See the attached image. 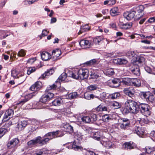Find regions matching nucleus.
<instances>
[{"mask_svg":"<svg viewBox=\"0 0 155 155\" xmlns=\"http://www.w3.org/2000/svg\"><path fill=\"white\" fill-rule=\"evenodd\" d=\"M86 155H96L94 152L92 151H87L86 153Z\"/></svg>","mask_w":155,"mask_h":155,"instance_id":"nucleus-64","label":"nucleus"},{"mask_svg":"<svg viewBox=\"0 0 155 155\" xmlns=\"http://www.w3.org/2000/svg\"><path fill=\"white\" fill-rule=\"evenodd\" d=\"M18 77L16 78L19 79L20 82L21 83L23 82L25 80V76H24V73L23 72H21L19 74Z\"/></svg>","mask_w":155,"mask_h":155,"instance_id":"nucleus-32","label":"nucleus"},{"mask_svg":"<svg viewBox=\"0 0 155 155\" xmlns=\"http://www.w3.org/2000/svg\"><path fill=\"white\" fill-rule=\"evenodd\" d=\"M133 132L134 133H136L139 137H142L145 134V129L141 126H135L133 129Z\"/></svg>","mask_w":155,"mask_h":155,"instance_id":"nucleus-10","label":"nucleus"},{"mask_svg":"<svg viewBox=\"0 0 155 155\" xmlns=\"http://www.w3.org/2000/svg\"><path fill=\"white\" fill-rule=\"evenodd\" d=\"M79 45L83 49L89 48L92 45V41L86 39H82L79 42Z\"/></svg>","mask_w":155,"mask_h":155,"instance_id":"nucleus-12","label":"nucleus"},{"mask_svg":"<svg viewBox=\"0 0 155 155\" xmlns=\"http://www.w3.org/2000/svg\"><path fill=\"white\" fill-rule=\"evenodd\" d=\"M61 132L59 130H57L55 131L49 132L46 134L45 136L48 137L50 139L54 138L57 137H60L63 136V134L59 135V134Z\"/></svg>","mask_w":155,"mask_h":155,"instance_id":"nucleus-13","label":"nucleus"},{"mask_svg":"<svg viewBox=\"0 0 155 155\" xmlns=\"http://www.w3.org/2000/svg\"><path fill=\"white\" fill-rule=\"evenodd\" d=\"M114 72L111 69H107L106 71V74H107L112 75H113Z\"/></svg>","mask_w":155,"mask_h":155,"instance_id":"nucleus-56","label":"nucleus"},{"mask_svg":"<svg viewBox=\"0 0 155 155\" xmlns=\"http://www.w3.org/2000/svg\"><path fill=\"white\" fill-rule=\"evenodd\" d=\"M61 54L60 50L57 49L55 50H53L52 52V55L55 56L56 58L58 57Z\"/></svg>","mask_w":155,"mask_h":155,"instance_id":"nucleus-34","label":"nucleus"},{"mask_svg":"<svg viewBox=\"0 0 155 155\" xmlns=\"http://www.w3.org/2000/svg\"><path fill=\"white\" fill-rule=\"evenodd\" d=\"M34 93H32L28 94L27 95H26L25 97V99L20 101L19 103H21L22 104H24L26 101H28L31 98H32L33 96H35V95H34Z\"/></svg>","mask_w":155,"mask_h":155,"instance_id":"nucleus-24","label":"nucleus"},{"mask_svg":"<svg viewBox=\"0 0 155 155\" xmlns=\"http://www.w3.org/2000/svg\"><path fill=\"white\" fill-rule=\"evenodd\" d=\"M19 140L17 138H15L8 142L7 144V147L8 149H12L13 151L15 150L17 148Z\"/></svg>","mask_w":155,"mask_h":155,"instance_id":"nucleus-6","label":"nucleus"},{"mask_svg":"<svg viewBox=\"0 0 155 155\" xmlns=\"http://www.w3.org/2000/svg\"><path fill=\"white\" fill-rule=\"evenodd\" d=\"M140 123L143 124L147 123V120L146 119L144 118L140 119Z\"/></svg>","mask_w":155,"mask_h":155,"instance_id":"nucleus-63","label":"nucleus"},{"mask_svg":"<svg viewBox=\"0 0 155 155\" xmlns=\"http://www.w3.org/2000/svg\"><path fill=\"white\" fill-rule=\"evenodd\" d=\"M38 0H26L24 1L25 4L29 5L32 4L34 2L38 1Z\"/></svg>","mask_w":155,"mask_h":155,"instance_id":"nucleus-53","label":"nucleus"},{"mask_svg":"<svg viewBox=\"0 0 155 155\" xmlns=\"http://www.w3.org/2000/svg\"><path fill=\"white\" fill-rule=\"evenodd\" d=\"M42 84L40 81H38L32 85L30 88V89L33 91H36L40 89L41 87Z\"/></svg>","mask_w":155,"mask_h":155,"instance_id":"nucleus-15","label":"nucleus"},{"mask_svg":"<svg viewBox=\"0 0 155 155\" xmlns=\"http://www.w3.org/2000/svg\"><path fill=\"white\" fill-rule=\"evenodd\" d=\"M8 131V130L4 127H2L0 128V133L2 136L4 135Z\"/></svg>","mask_w":155,"mask_h":155,"instance_id":"nucleus-52","label":"nucleus"},{"mask_svg":"<svg viewBox=\"0 0 155 155\" xmlns=\"http://www.w3.org/2000/svg\"><path fill=\"white\" fill-rule=\"evenodd\" d=\"M99 63V61H98V60L94 59L86 62L84 63V64L87 65V66H95Z\"/></svg>","mask_w":155,"mask_h":155,"instance_id":"nucleus-19","label":"nucleus"},{"mask_svg":"<svg viewBox=\"0 0 155 155\" xmlns=\"http://www.w3.org/2000/svg\"><path fill=\"white\" fill-rule=\"evenodd\" d=\"M135 54H136L134 53V51H129L126 53V55L128 57V58H130L134 57Z\"/></svg>","mask_w":155,"mask_h":155,"instance_id":"nucleus-41","label":"nucleus"},{"mask_svg":"<svg viewBox=\"0 0 155 155\" xmlns=\"http://www.w3.org/2000/svg\"><path fill=\"white\" fill-rule=\"evenodd\" d=\"M44 153L43 150H41L39 151L36 152L35 153V155H44Z\"/></svg>","mask_w":155,"mask_h":155,"instance_id":"nucleus-59","label":"nucleus"},{"mask_svg":"<svg viewBox=\"0 0 155 155\" xmlns=\"http://www.w3.org/2000/svg\"><path fill=\"white\" fill-rule=\"evenodd\" d=\"M124 146L126 148L131 149L134 148L135 146V144L133 143L130 142L124 143Z\"/></svg>","mask_w":155,"mask_h":155,"instance_id":"nucleus-29","label":"nucleus"},{"mask_svg":"<svg viewBox=\"0 0 155 155\" xmlns=\"http://www.w3.org/2000/svg\"><path fill=\"white\" fill-rule=\"evenodd\" d=\"M145 60V59L143 57L138 56L136 58H134L133 62L135 63L136 64H138L143 63Z\"/></svg>","mask_w":155,"mask_h":155,"instance_id":"nucleus-18","label":"nucleus"},{"mask_svg":"<svg viewBox=\"0 0 155 155\" xmlns=\"http://www.w3.org/2000/svg\"><path fill=\"white\" fill-rule=\"evenodd\" d=\"M81 119L84 122L87 123H91V120L89 116L83 117L81 118Z\"/></svg>","mask_w":155,"mask_h":155,"instance_id":"nucleus-36","label":"nucleus"},{"mask_svg":"<svg viewBox=\"0 0 155 155\" xmlns=\"http://www.w3.org/2000/svg\"><path fill=\"white\" fill-rule=\"evenodd\" d=\"M102 120L104 122H107L110 119V117L108 114H106L102 116Z\"/></svg>","mask_w":155,"mask_h":155,"instance_id":"nucleus-50","label":"nucleus"},{"mask_svg":"<svg viewBox=\"0 0 155 155\" xmlns=\"http://www.w3.org/2000/svg\"><path fill=\"white\" fill-rule=\"evenodd\" d=\"M144 9V6L143 5H140L136 7H134L133 8V11L135 12H137L138 13V15H135V19L137 20H139L141 18V15L139 16L140 14L143 11Z\"/></svg>","mask_w":155,"mask_h":155,"instance_id":"nucleus-11","label":"nucleus"},{"mask_svg":"<svg viewBox=\"0 0 155 155\" xmlns=\"http://www.w3.org/2000/svg\"><path fill=\"white\" fill-rule=\"evenodd\" d=\"M34 139L36 145L37 144H38L39 145L41 146H42L43 145L42 139L41 137L38 136Z\"/></svg>","mask_w":155,"mask_h":155,"instance_id":"nucleus-28","label":"nucleus"},{"mask_svg":"<svg viewBox=\"0 0 155 155\" xmlns=\"http://www.w3.org/2000/svg\"><path fill=\"white\" fill-rule=\"evenodd\" d=\"M78 96L77 92H74L69 94L68 95V97L69 98L74 99L77 97Z\"/></svg>","mask_w":155,"mask_h":155,"instance_id":"nucleus-48","label":"nucleus"},{"mask_svg":"<svg viewBox=\"0 0 155 155\" xmlns=\"http://www.w3.org/2000/svg\"><path fill=\"white\" fill-rule=\"evenodd\" d=\"M20 74V73L18 74L16 70H12L11 71L12 76L15 78H17L18 77V76Z\"/></svg>","mask_w":155,"mask_h":155,"instance_id":"nucleus-47","label":"nucleus"},{"mask_svg":"<svg viewBox=\"0 0 155 155\" xmlns=\"http://www.w3.org/2000/svg\"><path fill=\"white\" fill-rule=\"evenodd\" d=\"M68 148L69 149H74L75 150H78V149H80V147L79 146H76L75 145H72V147L71 146H69Z\"/></svg>","mask_w":155,"mask_h":155,"instance_id":"nucleus-57","label":"nucleus"},{"mask_svg":"<svg viewBox=\"0 0 155 155\" xmlns=\"http://www.w3.org/2000/svg\"><path fill=\"white\" fill-rule=\"evenodd\" d=\"M54 72V70L52 68L48 70L45 72L42 75V78H45L47 76H50Z\"/></svg>","mask_w":155,"mask_h":155,"instance_id":"nucleus-26","label":"nucleus"},{"mask_svg":"<svg viewBox=\"0 0 155 155\" xmlns=\"http://www.w3.org/2000/svg\"><path fill=\"white\" fill-rule=\"evenodd\" d=\"M91 78L93 79L97 78L98 77V76L95 73H91Z\"/></svg>","mask_w":155,"mask_h":155,"instance_id":"nucleus-62","label":"nucleus"},{"mask_svg":"<svg viewBox=\"0 0 155 155\" xmlns=\"http://www.w3.org/2000/svg\"><path fill=\"white\" fill-rule=\"evenodd\" d=\"M90 117V119L91 120V123H92L96 121L97 120V115L94 114H91Z\"/></svg>","mask_w":155,"mask_h":155,"instance_id":"nucleus-42","label":"nucleus"},{"mask_svg":"<svg viewBox=\"0 0 155 155\" xmlns=\"http://www.w3.org/2000/svg\"><path fill=\"white\" fill-rule=\"evenodd\" d=\"M35 71V69L34 68H29L27 71V74L29 75L31 73L34 72Z\"/></svg>","mask_w":155,"mask_h":155,"instance_id":"nucleus-51","label":"nucleus"},{"mask_svg":"<svg viewBox=\"0 0 155 155\" xmlns=\"http://www.w3.org/2000/svg\"><path fill=\"white\" fill-rule=\"evenodd\" d=\"M89 28L88 27V26L87 25H84V26H81V28L80 31L78 33L79 34L80 33H81V32H84L87 31L89 30Z\"/></svg>","mask_w":155,"mask_h":155,"instance_id":"nucleus-37","label":"nucleus"},{"mask_svg":"<svg viewBox=\"0 0 155 155\" xmlns=\"http://www.w3.org/2000/svg\"><path fill=\"white\" fill-rule=\"evenodd\" d=\"M97 88V85L96 84H92L89 86L87 88V90L92 91L96 90Z\"/></svg>","mask_w":155,"mask_h":155,"instance_id":"nucleus-40","label":"nucleus"},{"mask_svg":"<svg viewBox=\"0 0 155 155\" xmlns=\"http://www.w3.org/2000/svg\"><path fill=\"white\" fill-rule=\"evenodd\" d=\"M95 110L97 112L100 113L102 112L107 111V107L104 105L103 104H101L97 107L95 108Z\"/></svg>","mask_w":155,"mask_h":155,"instance_id":"nucleus-17","label":"nucleus"},{"mask_svg":"<svg viewBox=\"0 0 155 155\" xmlns=\"http://www.w3.org/2000/svg\"><path fill=\"white\" fill-rule=\"evenodd\" d=\"M5 113L9 117V118L12 117L14 114V111L12 109H9L7 110Z\"/></svg>","mask_w":155,"mask_h":155,"instance_id":"nucleus-44","label":"nucleus"},{"mask_svg":"<svg viewBox=\"0 0 155 155\" xmlns=\"http://www.w3.org/2000/svg\"><path fill=\"white\" fill-rule=\"evenodd\" d=\"M127 60L122 58H117V64H124L127 63Z\"/></svg>","mask_w":155,"mask_h":155,"instance_id":"nucleus-33","label":"nucleus"},{"mask_svg":"<svg viewBox=\"0 0 155 155\" xmlns=\"http://www.w3.org/2000/svg\"><path fill=\"white\" fill-rule=\"evenodd\" d=\"M54 94L50 92L48 93H46L41 96L40 99V101L43 103H46L54 97Z\"/></svg>","mask_w":155,"mask_h":155,"instance_id":"nucleus-8","label":"nucleus"},{"mask_svg":"<svg viewBox=\"0 0 155 155\" xmlns=\"http://www.w3.org/2000/svg\"><path fill=\"white\" fill-rule=\"evenodd\" d=\"M103 145L107 148H114L115 147L114 144L110 141H104Z\"/></svg>","mask_w":155,"mask_h":155,"instance_id":"nucleus-25","label":"nucleus"},{"mask_svg":"<svg viewBox=\"0 0 155 155\" xmlns=\"http://www.w3.org/2000/svg\"><path fill=\"white\" fill-rule=\"evenodd\" d=\"M63 102L62 99L58 98L54 99L52 102V104L54 106H59Z\"/></svg>","mask_w":155,"mask_h":155,"instance_id":"nucleus-23","label":"nucleus"},{"mask_svg":"<svg viewBox=\"0 0 155 155\" xmlns=\"http://www.w3.org/2000/svg\"><path fill=\"white\" fill-rule=\"evenodd\" d=\"M94 96L93 94H88L87 93H85L84 95V98L87 100H89L91 98L93 99Z\"/></svg>","mask_w":155,"mask_h":155,"instance_id":"nucleus-45","label":"nucleus"},{"mask_svg":"<svg viewBox=\"0 0 155 155\" xmlns=\"http://www.w3.org/2000/svg\"><path fill=\"white\" fill-rule=\"evenodd\" d=\"M110 13L112 16L116 15V8L114 7L111 9L110 11Z\"/></svg>","mask_w":155,"mask_h":155,"instance_id":"nucleus-49","label":"nucleus"},{"mask_svg":"<svg viewBox=\"0 0 155 155\" xmlns=\"http://www.w3.org/2000/svg\"><path fill=\"white\" fill-rule=\"evenodd\" d=\"M139 96L142 99L148 103L152 102L154 100L153 95L149 92H141L139 94Z\"/></svg>","mask_w":155,"mask_h":155,"instance_id":"nucleus-4","label":"nucleus"},{"mask_svg":"<svg viewBox=\"0 0 155 155\" xmlns=\"http://www.w3.org/2000/svg\"><path fill=\"white\" fill-rule=\"evenodd\" d=\"M131 85L139 87L141 85L140 81L137 78H131Z\"/></svg>","mask_w":155,"mask_h":155,"instance_id":"nucleus-21","label":"nucleus"},{"mask_svg":"<svg viewBox=\"0 0 155 155\" xmlns=\"http://www.w3.org/2000/svg\"><path fill=\"white\" fill-rule=\"evenodd\" d=\"M139 105L134 101L128 100L125 103V107L124 109L121 110V112L123 114L129 113L136 114L139 111Z\"/></svg>","mask_w":155,"mask_h":155,"instance_id":"nucleus-2","label":"nucleus"},{"mask_svg":"<svg viewBox=\"0 0 155 155\" xmlns=\"http://www.w3.org/2000/svg\"><path fill=\"white\" fill-rule=\"evenodd\" d=\"M130 72L136 76H139L140 73L139 66L136 64L133 65L130 69Z\"/></svg>","mask_w":155,"mask_h":155,"instance_id":"nucleus-16","label":"nucleus"},{"mask_svg":"<svg viewBox=\"0 0 155 155\" xmlns=\"http://www.w3.org/2000/svg\"><path fill=\"white\" fill-rule=\"evenodd\" d=\"M6 34V32L3 30H1L0 31V39H2L5 38L6 37L10 35V34L9 35L8 34L5 36V34Z\"/></svg>","mask_w":155,"mask_h":155,"instance_id":"nucleus-39","label":"nucleus"},{"mask_svg":"<svg viewBox=\"0 0 155 155\" xmlns=\"http://www.w3.org/2000/svg\"><path fill=\"white\" fill-rule=\"evenodd\" d=\"M64 127L66 129V131L69 133H72L73 132V127L69 124L65 125Z\"/></svg>","mask_w":155,"mask_h":155,"instance_id":"nucleus-31","label":"nucleus"},{"mask_svg":"<svg viewBox=\"0 0 155 155\" xmlns=\"http://www.w3.org/2000/svg\"><path fill=\"white\" fill-rule=\"evenodd\" d=\"M117 124L120 128L125 129L130 127V123L129 120L127 118H119L118 119Z\"/></svg>","mask_w":155,"mask_h":155,"instance_id":"nucleus-5","label":"nucleus"},{"mask_svg":"<svg viewBox=\"0 0 155 155\" xmlns=\"http://www.w3.org/2000/svg\"><path fill=\"white\" fill-rule=\"evenodd\" d=\"M27 144L29 147H31L36 145L34 139L28 142Z\"/></svg>","mask_w":155,"mask_h":155,"instance_id":"nucleus-46","label":"nucleus"},{"mask_svg":"<svg viewBox=\"0 0 155 155\" xmlns=\"http://www.w3.org/2000/svg\"><path fill=\"white\" fill-rule=\"evenodd\" d=\"M135 12L132 10L130 11L126 12L123 14L124 18L128 21H130L134 18H135Z\"/></svg>","mask_w":155,"mask_h":155,"instance_id":"nucleus-14","label":"nucleus"},{"mask_svg":"<svg viewBox=\"0 0 155 155\" xmlns=\"http://www.w3.org/2000/svg\"><path fill=\"white\" fill-rule=\"evenodd\" d=\"M116 93L108 94L107 96V98L111 99L112 100L115 99L116 97V96H115Z\"/></svg>","mask_w":155,"mask_h":155,"instance_id":"nucleus-54","label":"nucleus"},{"mask_svg":"<svg viewBox=\"0 0 155 155\" xmlns=\"http://www.w3.org/2000/svg\"><path fill=\"white\" fill-rule=\"evenodd\" d=\"M89 72L88 69L85 68L75 69L72 71H69V76L77 79L83 80L88 78Z\"/></svg>","mask_w":155,"mask_h":155,"instance_id":"nucleus-1","label":"nucleus"},{"mask_svg":"<svg viewBox=\"0 0 155 155\" xmlns=\"http://www.w3.org/2000/svg\"><path fill=\"white\" fill-rule=\"evenodd\" d=\"M102 38L101 36L96 37L93 40L94 42L96 44H99L102 41Z\"/></svg>","mask_w":155,"mask_h":155,"instance_id":"nucleus-43","label":"nucleus"},{"mask_svg":"<svg viewBox=\"0 0 155 155\" xmlns=\"http://www.w3.org/2000/svg\"><path fill=\"white\" fill-rule=\"evenodd\" d=\"M145 152L148 154H151L155 151V146L153 147H147L144 149Z\"/></svg>","mask_w":155,"mask_h":155,"instance_id":"nucleus-27","label":"nucleus"},{"mask_svg":"<svg viewBox=\"0 0 155 155\" xmlns=\"http://www.w3.org/2000/svg\"><path fill=\"white\" fill-rule=\"evenodd\" d=\"M9 117L7 115L6 113L5 112L2 120L3 122H5L9 119Z\"/></svg>","mask_w":155,"mask_h":155,"instance_id":"nucleus-58","label":"nucleus"},{"mask_svg":"<svg viewBox=\"0 0 155 155\" xmlns=\"http://www.w3.org/2000/svg\"><path fill=\"white\" fill-rule=\"evenodd\" d=\"M92 137L94 139L99 140L101 139V135L100 133L97 132L93 134Z\"/></svg>","mask_w":155,"mask_h":155,"instance_id":"nucleus-38","label":"nucleus"},{"mask_svg":"<svg viewBox=\"0 0 155 155\" xmlns=\"http://www.w3.org/2000/svg\"><path fill=\"white\" fill-rule=\"evenodd\" d=\"M109 94H106L105 92H103L100 94V97L102 99L104 98H107V96Z\"/></svg>","mask_w":155,"mask_h":155,"instance_id":"nucleus-55","label":"nucleus"},{"mask_svg":"<svg viewBox=\"0 0 155 155\" xmlns=\"http://www.w3.org/2000/svg\"><path fill=\"white\" fill-rule=\"evenodd\" d=\"M122 85H131V78H117V87Z\"/></svg>","mask_w":155,"mask_h":155,"instance_id":"nucleus-9","label":"nucleus"},{"mask_svg":"<svg viewBox=\"0 0 155 155\" xmlns=\"http://www.w3.org/2000/svg\"><path fill=\"white\" fill-rule=\"evenodd\" d=\"M132 25V22L127 23L125 24H118L120 28L122 29H127L131 28Z\"/></svg>","mask_w":155,"mask_h":155,"instance_id":"nucleus-22","label":"nucleus"},{"mask_svg":"<svg viewBox=\"0 0 155 155\" xmlns=\"http://www.w3.org/2000/svg\"><path fill=\"white\" fill-rule=\"evenodd\" d=\"M67 76L69 77L68 73L67 74L65 73H63L60 75L58 79L56 82L55 83L56 84H53L51 85L48 87L46 90V92H48L50 91L54 90L58 87H60V81H58L61 80V81H64ZM69 77H70L69 76Z\"/></svg>","mask_w":155,"mask_h":155,"instance_id":"nucleus-3","label":"nucleus"},{"mask_svg":"<svg viewBox=\"0 0 155 155\" xmlns=\"http://www.w3.org/2000/svg\"><path fill=\"white\" fill-rule=\"evenodd\" d=\"M127 94L130 97H131L133 99V97H134V93L130 91H128V92L127 93Z\"/></svg>","mask_w":155,"mask_h":155,"instance_id":"nucleus-61","label":"nucleus"},{"mask_svg":"<svg viewBox=\"0 0 155 155\" xmlns=\"http://www.w3.org/2000/svg\"><path fill=\"white\" fill-rule=\"evenodd\" d=\"M150 136L152 140H155V131H152L150 134Z\"/></svg>","mask_w":155,"mask_h":155,"instance_id":"nucleus-60","label":"nucleus"},{"mask_svg":"<svg viewBox=\"0 0 155 155\" xmlns=\"http://www.w3.org/2000/svg\"><path fill=\"white\" fill-rule=\"evenodd\" d=\"M148 105L145 104H141L139 105V110H140L142 113L146 116L150 114V111Z\"/></svg>","mask_w":155,"mask_h":155,"instance_id":"nucleus-7","label":"nucleus"},{"mask_svg":"<svg viewBox=\"0 0 155 155\" xmlns=\"http://www.w3.org/2000/svg\"><path fill=\"white\" fill-rule=\"evenodd\" d=\"M26 51L23 49H21L18 52L17 55L18 57H23L26 54Z\"/></svg>","mask_w":155,"mask_h":155,"instance_id":"nucleus-35","label":"nucleus"},{"mask_svg":"<svg viewBox=\"0 0 155 155\" xmlns=\"http://www.w3.org/2000/svg\"><path fill=\"white\" fill-rule=\"evenodd\" d=\"M27 124V122L25 120L21 121V123L18 124V128L19 129L21 130L25 127Z\"/></svg>","mask_w":155,"mask_h":155,"instance_id":"nucleus-30","label":"nucleus"},{"mask_svg":"<svg viewBox=\"0 0 155 155\" xmlns=\"http://www.w3.org/2000/svg\"><path fill=\"white\" fill-rule=\"evenodd\" d=\"M41 55L42 60L44 61H47L51 58V55L47 52H43Z\"/></svg>","mask_w":155,"mask_h":155,"instance_id":"nucleus-20","label":"nucleus"}]
</instances>
